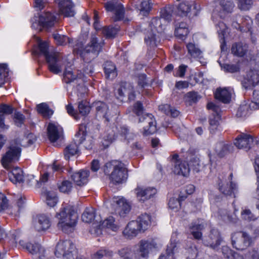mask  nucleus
Returning <instances> with one entry per match:
<instances>
[{"mask_svg": "<svg viewBox=\"0 0 259 259\" xmlns=\"http://www.w3.org/2000/svg\"><path fill=\"white\" fill-rule=\"evenodd\" d=\"M9 179L14 183H20L23 181V171L20 168L16 167L9 173Z\"/></svg>", "mask_w": 259, "mask_h": 259, "instance_id": "a19ab883", "label": "nucleus"}, {"mask_svg": "<svg viewBox=\"0 0 259 259\" xmlns=\"http://www.w3.org/2000/svg\"><path fill=\"white\" fill-rule=\"evenodd\" d=\"M138 246L137 251L140 256L147 258L150 250L152 248L156 247V244L153 241L142 240L139 242Z\"/></svg>", "mask_w": 259, "mask_h": 259, "instance_id": "cd10ccee", "label": "nucleus"}, {"mask_svg": "<svg viewBox=\"0 0 259 259\" xmlns=\"http://www.w3.org/2000/svg\"><path fill=\"white\" fill-rule=\"evenodd\" d=\"M186 96L192 103H196L201 98V96L195 92H190L187 94Z\"/></svg>", "mask_w": 259, "mask_h": 259, "instance_id": "774afa93", "label": "nucleus"}, {"mask_svg": "<svg viewBox=\"0 0 259 259\" xmlns=\"http://www.w3.org/2000/svg\"><path fill=\"white\" fill-rule=\"evenodd\" d=\"M79 152L78 147L76 142H73L67 146L64 150L65 158L69 160L70 157L77 154Z\"/></svg>", "mask_w": 259, "mask_h": 259, "instance_id": "c03bdc74", "label": "nucleus"}, {"mask_svg": "<svg viewBox=\"0 0 259 259\" xmlns=\"http://www.w3.org/2000/svg\"><path fill=\"white\" fill-rule=\"evenodd\" d=\"M135 222L138 225V228L141 232L147 230L150 226V216L147 214H142L139 216Z\"/></svg>", "mask_w": 259, "mask_h": 259, "instance_id": "4c0bfd02", "label": "nucleus"}, {"mask_svg": "<svg viewBox=\"0 0 259 259\" xmlns=\"http://www.w3.org/2000/svg\"><path fill=\"white\" fill-rule=\"evenodd\" d=\"M233 174L231 173L228 177L229 182L225 181L219 183L220 191L224 195L231 196L234 194L236 190L237 186L235 183L232 181Z\"/></svg>", "mask_w": 259, "mask_h": 259, "instance_id": "393cba45", "label": "nucleus"}, {"mask_svg": "<svg viewBox=\"0 0 259 259\" xmlns=\"http://www.w3.org/2000/svg\"><path fill=\"white\" fill-rule=\"evenodd\" d=\"M250 110L259 109V91H254L253 93V100L249 103Z\"/></svg>", "mask_w": 259, "mask_h": 259, "instance_id": "4d7b16f0", "label": "nucleus"}, {"mask_svg": "<svg viewBox=\"0 0 259 259\" xmlns=\"http://www.w3.org/2000/svg\"><path fill=\"white\" fill-rule=\"evenodd\" d=\"M178 155L175 154L172 156V161L174 164L173 171L175 174L187 177L190 172V167L187 162L178 159Z\"/></svg>", "mask_w": 259, "mask_h": 259, "instance_id": "dca6fc26", "label": "nucleus"}, {"mask_svg": "<svg viewBox=\"0 0 259 259\" xmlns=\"http://www.w3.org/2000/svg\"><path fill=\"white\" fill-rule=\"evenodd\" d=\"M85 75L81 73H76V70L74 71L71 68H66L64 73V79L66 83H69L76 79L77 78H81Z\"/></svg>", "mask_w": 259, "mask_h": 259, "instance_id": "ea45409f", "label": "nucleus"}, {"mask_svg": "<svg viewBox=\"0 0 259 259\" xmlns=\"http://www.w3.org/2000/svg\"><path fill=\"white\" fill-rule=\"evenodd\" d=\"M241 218L247 221H254L256 219L255 215L248 209H244L241 211Z\"/></svg>", "mask_w": 259, "mask_h": 259, "instance_id": "052dcab7", "label": "nucleus"}, {"mask_svg": "<svg viewBox=\"0 0 259 259\" xmlns=\"http://www.w3.org/2000/svg\"><path fill=\"white\" fill-rule=\"evenodd\" d=\"M105 9L108 12H114V21H118L124 17V10L123 6L116 1H111L104 4Z\"/></svg>", "mask_w": 259, "mask_h": 259, "instance_id": "2eb2a0df", "label": "nucleus"}, {"mask_svg": "<svg viewBox=\"0 0 259 259\" xmlns=\"http://www.w3.org/2000/svg\"><path fill=\"white\" fill-rule=\"evenodd\" d=\"M103 46V40L99 39L95 35H92L89 42L81 51L80 56L87 63L90 62L98 56Z\"/></svg>", "mask_w": 259, "mask_h": 259, "instance_id": "20e7f679", "label": "nucleus"}, {"mask_svg": "<svg viewBox=\"0 0 259 259\" xmlns=\"http://www.w3.org/2000/svg\"><path fill=\"white\" fill-rule=\"evenodd\" d=\"M253 24L252 19L248 16H245L242 18L241 23V31H250Z\"/></svg>", "mask_w": 259, "mask_h": 259, "instance_id": "864d4df0", "label": "nucleus"}, {"mask_svg": "<svg viewBox=\"0 0 259 259\" xmlns=\"http://www.w3.org/2000/svg\"><path fill=\"white\" fill-rule=\"evenodd\" d=\"M78 110L79 113L84 116L89 113L91 107L89 105V103L86 101H81L78 103Z\"/></svg>", "mask_w": 259, "mask_h": 259, "instance_id": "5fc2aeb1", "label": "nucleus"}, {"mask_svg": "<svg viewBox=\"0 0 259 259\" xmlns=\"http://www.w3.org/2000/svg\"><path fill=\"white\" fill-rule=\"evenodd\" d=\"M57 227L65 233H68L76 225L78 215L72 206L64 204L56 214Z\"/></svg>", "mask_w": 259, "mask_h": 259, "instance_id": "f03ea898", "label": "nucleus"}, {"mask_svg": "<svg viewBox=\"0 0 259 259\" xmlns=\"http://www.w3.org/2000/svg\"><path fill=\"white\" fill-rule=\"evenodd\" d=\"M139 122L143 123V132L144 136H148L156 132V121L154 116L151 114L143 115L139 118Z\"/></svg>", "mask_w": 259, "mask_h": 259, "instance_id": "4468645a", "label": "nucleus"}, {"mask_svg": "<svg viewBox=\"0 0 259 259\" xmlns=\"http://www.w3.org/2000/svg\"><path fill=\"white\" fill-rule=\"evenodd\" d=\"M112 255V251H110L106 250V249H102L98 250L94 254V257L96 259H101L103 257L105 256H110Z\"/></svg>", "mask_w": 259, "mask_h": 259, "instance_id": "69168bd1", "label": "nucleus"}, {"mask_svg": "<svg viewBox=\"0 0 259 259\" xmlns=\"http://www.w3.org/2000/svg\"><path fill=\"white\" fill-rule=\"evenodd\" d=\"M136 6L140 11V13L143 16L148 15L152 8L149 0H138Z\"/></svg>", "mask_w": 259, "mask_h": 259, "instance_id": "58836bf2", "label": "nucleus"}, {"mask_svg": "<svg viewBox=\"0 0 259 259\" xmlns=\"http://www.w3.org/2000/svg\"><path fill=\"white\" fill-rule=\"evenodd\" d=\"M57 18L54 15L46 12L39 15L38 18H34L32 23V27L38 31H41L44 27H52L56 22Z\"/></svg>", "mask_w": 259, "mask_h": 259, "instance_id": "6e6552de", "label": "nucleus"}, {"mask_svg": "<svg viewBox=\"0 0 259 259\" xmlns=\"http://www.w3.org/2000/svg\"><path fill=\"white\" fill-rule=\"evenodd\" d=\"M113 132V133L110 132L104 138L105 140L109 143H112L115 139V138L118 136H120L121 138L128 141L134 139L135 137V135L133 133L130 132L128 128L125 126L118 125L116 126L115 131Z\"/></svg>", "mask_w": 259, "mask_h": 259, "instance_id": "9d476101", "label": "nucleus"}, {"mask_svg": "<svg viewBox=\"0 0 259 259\" xmlns=\"http://www.w3.org/2000/svg\"><path fill=\"white\" fill-rule=\"evenodd\" d=\"M95 218V211L93 207H88L81 215L82 221L85 223H90Z\"/></svg>", "mask_w": 259, "mask_h": 259, "instance_id": "09e8293b", "label": "nucleus"}, {"mask_svg": "<svg viewBox=\"0 0 259 259\" xmlns=\"http://www.w3.org/2000/svg\"><path fill=\"white\" fill-rule=\"evenodd\" d=\"M188 53L195 58H201L203 57L202 52L193 43H189L186 46Z\"/></svg>", "mask_w": 259, "mask_h": 259, "instance_id": "49530a36", "label": "nucleus"}, {"mask_svg": "<svg viewBox=\"0 0 259 259\" xmlns=\"http://www.w3.org/2000/svg\"><path fill=\"white\" fill-rule=\"evenodd\" d=\"M101 227L108 229L114 232L117 231L119 229V226L117 223L112 216L108 217L102 223Z\"/></svg>", "mask_w": 259, "mask_h": 259, "instance_id": "37998d69", "label": "nucleus"}, {"mask_svg": "<svg viewBox=\"0 0 259 259\" xmlns=\"http://www.w3.org/2000/svg\"><path fill=\"white\" fill-rule=\"evenodd\" d=\"M96 112V117L98 120H103L105 122H109L112 117L116 114L109 109L107 104L101 101L95 102L92 104Z\"/></svg>", "mask_w": 259, "mask_h": 259, "instance_id": "0eeeda50", "label": "nucleus"}, {"mask_svg": "<svg viewBox=\"0 0 259 259\" xmlns=\"http://www.w3.org/2000/svg\"><path fill=\"white\" fill-rule=\"evenodd\" d=\"M55 254L58 257L62 256L65 259H74L76 256L77 250L71 241H60L56 245Z\"/></svg>", "mask_w": 259, "mask_h": 259, "instance_id": "39448f33", "label": "nucleus"}, {"mask_svg": "<svg viewBox=\"0 0 259 259\" xmlns=\"http://www.w3.org/2000/svg\"><path fill=\"white\" fill-rule=\"evenodd\" d=\"M34 54L45 57L51 72L54 74L61 72L63 63L60 54L50 49L47 42H39L38 49L34 51Z\"/></svg>", "mask_w": 259, "mask_h": 259, "instance_id": "f257e3e1", "label": "nucleus"}, {"mask_svg": "<svg viewBox=\"0 0 259 259\" xmlns=\"http://www.w3.org/2000/svg\"><path fill=\"white\" fill-rule=\"evenodd\" d=\"M139 122L143 123V132L144 136H148L156 132V121L154 116L151 114L143 115L139 118Z\"/></svg>", "mask_w": 259, "mask_h": 259, "instance_id": "ddd939ff", "label": "nucleus"}, {"mask_svg": "<svg viewBox=\"0 0 259 259\" xmlns=\"http://www.w3.org/2000/svg\"><path fill=\"white\" fill-rule=\"evenodd\" d=\"M219 4V6H217L212 13L213 19L217 15H219L220 18L225 17V13H231L234 7L233 3L229 0H222Z\"/></svg>", "mask_w": 259, "mask_h": 259, "instance_id": "f3484780", "label": "nucleus"}, {"mask_svg": "<svg viewBox=\"0 0 259 259\" xmlns=\"http://www.w3.org/2000/svg\"><path fill=\"white\" fill-rule=\"evenodd\" d=\"M21 153V148L18 144H11L6 154L2 159V163L6 168L9 167V164L19 159Z\"/></svg>", "mask_w": 259, "mask_h": 259, "instance_id": "1a4fd4ad", "label": "nucleus"}, {"mask_svg": "<svg viewBox=\"0 0 259 259\" xmlns=\"http://www.w3.org/2000/svg\"><path fill=\"white\" fill-rule=\"evenodd\" d=\"M135 193L139 201L144 202L153 197L157 193V190L153 187H137L135 189Z\"/></svg>", "mask_w": 259, "mask_h": 259, "instance_id": "412c9836", "label": "nucleus"}, {"mask_svg": "<svg viewBox=\"0 0 259 259\" xmlns=\"http://www.w3.org/2000/svg\"><path fill=\"white\" fill-rule=\"evenodd\" d=\"M259 84V70H251L247 72L242 80V85L245 89H250Z\"/></svg>", "mask_w": 259, "mask_h": 259, "instance_id": "6ab92c4d", "label": "nucleus"}, {"mask_svg": "<svg viewBox=\"0 0 259 259\" xmlns=\"http://www.w3.org/2000/svg\"><path fill=\"white\" fill-rule=\"evenodd\" d=\"M53 37L56 43L58 45H64L68 44H71L72 39L67 37L66 35H61L58 33L53 34Z\"/></svg>", "mask_w": 259, "mask_h": 259, "instance_id": "603ef678", "label": "nucleus"}, {"mask_svg": "<svg viewBox=\"0 0 259 259\" xmlns=\"http://www.w3.org/2000/svg\"><path fill=\"white\" fill-rule=\"evenodd\" d=\"M232 244L238 250H243L248 247L251 243V238L246 233L239 232L232 236Z\"/></svg>", "mask_w": 259, "mask_h": 259, "instance_id": "9b49d317", "label": "nucleus"}, {"mask_svg": "<svg viewBox=\"0 0 259 259\" xmlns=\"http://www.w3.org/2000/svg\"><path fill=\"white\" fill-rule=\"evenodd\" d=\"M59 12L65 17H73L75 12L74 5L70 0H61L58 2Z\"/></svg>", "mask_w": 259, "mask_h": 259, "instance_id": "c85d7f7f", "label": "nucleus"}, {"mask_svg": "<svg viewBox=\"0 0 259 259\" xmlns=\"http://www.w3.org/2000/svg\"><path fill=\"white\" fill-rule=\"evenodd\" d=\"M196 151L194 149H189L186 153L185 159L189 162V167L196 171L198 172L200 170V163L199 159L195 155Z\"/></svg>", "mask_w": 259, "mask_h": 259, "instance_id": "c756f323", "label": "nucleus"}, {"mask_svg": "<svg viewBox=\"0 0 259 259\" xmlns=\"http://www.w3.org/2000/svg\"><path fill=\"white\" fill-rule=\"evenodd\" d=\"M47 131L48 138L52 143H54L63 138V128L58 124L50 123L48 126Z\"/></svg>", "mask_w": 259, "mask_h": 259, "instance_id": "4be33fe9", "label": "nucleus"}, {"mask_svg": "<svg viewBox=\"0 0 259 259\" xmlns=\"http://www.w3.org/2000/svg\"><path fill=\"white\" fill-rule=\"evenodd\" d=\"M179 247L175 242H171L168 245L166 250V256L162 254L158 259H174V255L178 251Z\"/></svg>", "mask_w": 259, "mask_h": 259, "instance_id": "a18cd8bd", "label": "nucleus"}, {"mask_svg": "<svg viewBox=\"0 0 259 259\" xmlns=\"http://www.w3.org/2000/svg\"><path fill=\"white\" fill-rule=\"evenodd\" d=\"M253 143L254 140L252 136L245 134H241L236 138L234 145L238 149L248 151L252 147Z\"/></svg>", "mask_w": 259, "mask_h": 259, "instance_id": "aec40b11", "label": "nucleus"}, {"mask_svg": "<svg viewBox=\"0 0 259 259\" xmlns=\"http://www.w3.org/2000/svg\"><path fill=\"white\" fill-rule=\"evenodd\" d=\"M131 250L130 249L126 248L119 250V254L123 259H133L132 258Z\"/></svg>", "mask_w": 259, "mask_h": 259, "instance_id": "338daca9", "label": "nucleus"}, {"mask_svg": "<svg viewBox=\"0 0 259 259\" xmlns=\"http://www.w3.org/2000/svg\"><path fill=\"white\" fill-rule=\"evenodd\" d=\"M60 191L63 193H68L72 189V183L67 180L63 181L59 186Z\"/></svg>", "mask_w": 259, "mask_h": 259, "instance_id": "0e129e2a", "label": "nucleus"}, {"mask_svg": "<svg viewBox=\"0 0 259 259\" xmlns=\"http://www.w3.org/2000/svg\"><path fill=\"white\" fill-rule=\"evenodd\" d=\"M32 226L36 231L38 232L43 231L50 228L51 221L47 215L39 214L33 218Z\"/></svg>", "mask_w": 259, "mask_h": 259, "instance_id": "5701e85b", "label": "nucleus"}, {"mask_svg": "<svg viewBox=\"0 0 259 259\" xmlns=\"http://www.w3.org/2000/svg\"><path fill=\"white\" fill-rule=\"evenodd\" d=\"M138 225L135 221H131L126 225L125 228L123 231L124 236L127 238H133L136 237L141 231L138 228Z\"/></svg>", "mask_w": 259, "mask_h": 259, "instance_id": "72a5a7b5", "label": "nucleus"}, {"mask_svg": "<svg viewBox=\"0 0 259 259\" xmlns=\"http://www.w3.org/2000/svg\"><path fill=\"white\" fill-rule=\"evenodd\" d=\"M248 51V46L243 42L234 44L231 48L232 53L238 57L244 56Z\"/></svg>", "mask_w": 259, "mask_h": 259, "instance_id": "e433bc0d", "label": "nucleus"}, {"mask_svg": "<svg viewBox=\"0 0 259 259\" xmlns=\"http://www.w3.org/2000/svg\"><path fill=\"white\" fill-rule=\"evenodd\" d=\"M252 110L250 109L249 103L242 104L237 110L236 116L238 117H244L248 115Z\"/></svg>", "mask_w": 259, "mask_h": 259, "instance_id": "3c124183", "label": "nucleus"}, {"mask_svg": "<svg viewBox=\"0 0 259 259\" xmlns=\"http://www.w3.org/2000/svg\"><path fill=\"white\" fill-rule=\"evenodd\" d=\"M69 173L71 179L77 186H83L88 182V178L90 174L89 170L82 169L74 172H72L70 170Z\"/></svg>", "mask_w": 259, "mask_h": 259, "instance_id": "a878e982", "label": "nucleus"}, {"mask_svg": "<svg viewBox=\"0 0 259 259\" xmlns=\"http://www.w3.org/2000/svg\"><path fill=\"white\" fill-rule=\"evenodd\" d=\"M215 27L220 37H222L223 38L227 31V27L226 24L222 21H219L218 23L215 24Z\"/></svg>", "mask_w": 259, "mask_h": 259, "instance_id": "680f3d73", "label": "nucleus"}, {"mask_svg": "<svg viewBox=\"0 0 259 259\" xmlns=\"http://www.w3.org/2000/svg\"><path fill=\"white\" fill-rule=\"evenodd\" d=\"M104 72L107 78L112 79L117 76V72L114 64L110 61L104 64Z\"/></svg>", "mask_w": 259, "mask_h": 259, "instance_id": "79ce46f5", "label": "nucleus"}, {"mask_svg": "<svg viewBox=\"0 0 259 259\" xmlns=\"http://www.w3.org/2000/svg\"><path fill=\"white\" fill-rule=\"evenodd\" d=\"M36 107L38 112L45 118H49L54 113L53 111L49 108V106L45 103L37 105Z\"/></svg>", "mask_w": 259, "mask_h": 259, "instance_id": "de8ad7c7", "label": "nucleus"}, {"mask_svg": "<svg viewBox=\"0 0 259 259\" xmlns=\"http://www.w3.org/2000/svg\"><path fill=\"white\" fill-rule=\"evenodd\" d=\"M224 70L227 72L234 73L239 71V67L237 65L220 63Z\"/></svg>", "mask_w": 259, "mask_h": 259, "instance_id": "e2e57ef3", "label": "nucleus"}, {"mask_svg": "<svg viewBox=\"0 0 259 259\" xmlns=\"http://www.w3.org/2000/svg\"><path fill=\"white\" fill-rule=\"evenodd\" d=\"M221 238L219 232L215 229H212L209 235L203 240V243L213 249L220 245Z\"/></svg>", "mask_w": 259, "mask_h": 259, "instance_id": "bb28decb", "label": "nucleus"}, {"mask_svg": "<svg viewBox=\"0 0 259 259\" xmlns=\"http://www.w3.org/2000/svg\"><path fill=\"white\" fill-rule=\"evenodd\" d=\"M199 12L196 4L193 1L181 3L178 8V14L182 17H193Z\"/></svg>", "mask_w": 259, "mask_h": 259, "instance_id": "f8f14e48", "label": "nucleus"}, {"mask_svg": "<svg viewBox=\"0 0 259 259\" xmlns=\"http://www.w3.org/2000/svg\"><path fill=\"white\" fill-rule=\"evenodd\" d=\"M161 18H154L151 21L150 27L153 32L150 36L148 35L145 38L146 42L152 47L156 46L155 34L154 32L155 31L160 32L162 30V28H160L161 19L168 21L171 19V15L170 14L168 13L166 10H164L161 12Z\"/></svg>", "mask_w": 259, "mask_h": 259, "instance_id": "423d86ee", "label": "nucleus"}, {"mask_svg": "<svg viewBox=\"0 0 259 259\" xmlns=\"http://www.w3.org/2000/svg\"><path fill=\"white\" fill-rule=\"evenodd\" d=\"M233 150V146L232 144L223 141L217 143L214 147V151L220 157H224L231 152Z\"/></svg>", "mask_w": 259, "mask_h": 259, "instance_id": "473e14b6", "label": "nucleus"}, {"mask_svg": "<svg viewBox=\"0 0 259 259\" xmlns=\"http://www.w3.org/2000/svg\"><path fill=\"white\" fill-rule=\"evenodd\" d=\"M103 168L106 175H110V180L114 184L121 183L127 179V169L121 161L112 160L107 162Z\"/></svg>", "mask_w": 259, "mask_h": 259, "instance_id": "7ed1b4c3", "label": "nucleus"}, {"mask_svg": "<svg viewBox=\"0 0 259 259\" xmlns=\"http://www.w3.org/2000/svg\"><path fill=\"white\" fill-rule=\"evenodd\" d=\"M118 31V29L114 27H104L102 29V33L108 38L114 37Z\"/></svg>", "mask_w": 259, "mask_h": 259, "instance_id": "13d9d810", "label": "nucleus"}, {"mask_svg": "<svg viewBox=\"0 0 259 259\" xmlns=\"http://www.w3.org/2000/svg\"><path fill=\"white\" fill-rule=\"evenodd\" d=\"M74 141L78 142L79 144H83L86 149H91L93 146L92 140L90 138L85 139L83 135L81 136L80 134L76 135Z\"/></svg>", "mask_w": 259, "mask_h": 259, "instance_id": "8fccbe9b", "label": "nucleus"}, {"mask_svg": "<svg viewBox=\"0 0 259 259\" xmlns=\"http://www.w3.org/2000/svg\"><path fill=\"white\" fill-rule=\"evenodd\" d=\"M113 205L115 210L121 216L128 213L131 209L130 204L123 197H114L113 198Z\"/></svg>", "mask_w": 259, "mask_h": 259, "instance_id": "b1692460", "label": "nucleus"}, {"mask_svg": "<svg viewBox=\"0 0 259 259\" xmlns=\"http://www.w3.org/2000/svg\"><path fill=\"white\" fill-rule=\"evenodd\" d=\"M8 66L6 64H0V87L4 84L5 78L8 75Z\"/></svg>", "mask_w": 259, "mask_h": 259, "instance_id": "bf43d9fd", "label": "nucleus"}, {"mask_svg": "<svg viewBox=\"0 0 259 259\" xmlns=\"http://www.w3.org/2000/svg\"><path fill=\"white\" fill-rule=\"evenodd\" d=\"M116 94L117 98L121 100L126 96L130 101L134 100L136 97L133 85L127 82L122 83Z\"/></svg>", "mask_w": 259, "mask_h": 259, "instance_id": "a211bd4d", "label": "nucleus"}, {"mask_svg": "<svg viewBox=\"0 0 259 259\" xmlns=\"http://www.w3.org/2000/svg\"><path fill=\"white\" fill-rule=\"evenodd\" d=\"M252 5V0H237L238 7L241 10H248L251 8Z\"/></svg>", "mask_w": 259, "mask_h": 259, "instance_id": "6e6d98bb", "label": "nucleus"}, {"mask_svg": "<svg viewBox=\"0 0 259 259\" xmlns=\"http://www.w3.org/2000/svg\"><path fill=\"white\" fill-rule=\"evenodd\" d=\"M19 244L23 248L26 249L29 253L33 255H38L43 253L45 248L37 243H26L23 240H19Z\"/></svg>", "mask_w": 259, "mask_h": 259, "instance_id": "2f4dec72", "label": "nucleus"}, {"mask_svg": "<svg viewBox=\"0 0 259 259\" xmlns=\"http://www.w3.org/2000/svg\"><path fill=\"white\" fill-rule=\"evenodd\" d=\"M205 224L199 220L191 223L189 227V231L195 239H201L202 237L201 231L204 228Z\"/></svg>", "mask_w": 259, "mask_h": 259, "instance_id": "7c9ffc66", "label": "nucleus"}, {"mask_svg": "<svg viewBox=\"0 0 259 259\" xmlns=\"http://www.w3.org/2000/svg\"><path fill=\"white\" fill-rule=\"evenodd\" d=\"M20 237V232L14 230L6 234L5 230L0 227V240L7 238L9 241H11L12 243L16 244Z\"/></svg>", "mask_w": 259, "mask_h": 259, "instance_id": "c9c22d12", "label": "nucleus"}, {"mask_svg": "<svg viewBox=\"0 0 259 259\" xmlns=\"http://www.w3.org/2000/svg\"><path fill=\"white\" fill-rule=\"evenodd\" d=\"M215 98L224 103L230 102L231 99V91L229 89H218L215 93Z\"/></svg>", "mask_w": 259, "mask_h": 259, "instance_id": "f704fd0d", "label": "nucleus"}]
</instances>
